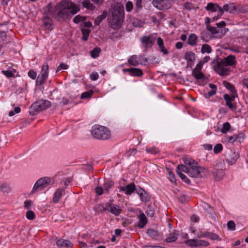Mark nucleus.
<instances>
[{
  "label": "nucleus",
  "mask_w": 248,
  "mask_h": 248,
  "mask_svg": "<svg viewBox=\"0 0 248 248\" xmlns=\"http://www.w3.org/2000/svg\"><path fill=\"white\" fill-rule=\"evenodd\" d=\"M184 165L180 164L177 166V173L184 182L189 184V180L183 174L182 172H186L190 176L193 178H200L204 176L205 169L200 167L198 163L194 160L189 158L184 159Z\"/></svg>",
  "instance_id": "nucleus-1"
},
{
  "label": "nucleus",
  "mask_w": 248,
  "mask_h": 248,
  "mask_svg": "<svg viewBox=\"0 0 248 248\" xmlns=\"http://www.w3.org/2000/svg\"><path fill=\"white\" fill-rule=\"evenodd\" d=\"M80 10L79 7L75 3L64 0L57 4L54 8L53 16L58 20L70 19Z\"/></svg>",
  "instance_id": "nucleus-2"
},
{
  "label": "nucleus",
  "mask_w": 248,
  "mask_h": 248,
  "mask_svg": "<svg viewBox=\"0 0 248 248\" xmlns=\"http://www.w3.org/2000/svg\"><path fill=\"white\" fill-rule=\"evenodd\" d=\"M111 16L108 19V25L113 29H118L121 25L124 18L123 6H115L111 12Z\"/></svg>",
  "instance_id": "nucleus-3"
},
{
  "label": "nucleus",
  "mask_w": 248,
  "mask_h": 248,
  "mask_svg": "<svg viewBox=\"0 0 248 248\" xmlns=\"http://www.w3.org/2000/svg\"><path fill=\"white\" fill-rule=\"evenodd\" d=\"M236 63L235 58L233 55H229L219 62H217L216 66H214L215 71L219 75L224 76L229 74V65H233Z\"/></svg>",
  "instance_id": "nucleus-4"
},
{
  "label": "nucleus",
  "mask_w": 248,
  "mask_h": 248,
  "mask_svg": "<svg viewBox=\"0 0 248 248\" xmlns=\"http://www.w3.org/2000/svg\"><path fill=\"white\" fill-rule=\"evenodd\" d=\"M92 134L94 138L106 140L110 137V131L105 126L95 125L93 127Z\"/></svg>",
  "instance_id": "nucleus-5"
},
{
  "label": "nucleus",
  "mask_w": 248,
  "mask_h": 248,
  "mask_svg": "<svg viewBox=\"0 0 248 248\" xmlns=\"http://www.w3.org/2000/svg\"><path fill=\"white\" fill-rule=\"evenodd\" d=\"M51 179L49 177H45L39 179L35 184L31 193H34L38 191L42 190L47 186L50 183Z\"/></svg>",
  "instance_id": "nucleus-6"
},
{
  "label": "nucleus",
  "mask_w": 248,
  "mask_h": 248,
  "mask_svg": "<svg viewBox=\"0 0 248 248\" xmlns=\"http://www.w3.org/2000/svg\"><path fill=\"white\" fill-rule=\"evenodd\" d=\"M50 105L51 103L49 101L41 100L32 104L31 107L34 110L39 112L46 109L50 106Z\"/></svg>",
  "instance_id": "nucleus-7"
},
{
  "label": "nucleus",
  "mask_w": 248,
  "mask_h": 248,
  "mask_svg": "<svg viewBox=\"0 0 248 248\" xmlns=\"http://www.w3.org/2000/svg\"><path fill=\"white\" fill-rule=\"evenodd\" d=\"M186 244L191 247L208 246L209 242L199 239H189L185 242Z\"/></svg>",
  "instance_id": "nucleus-8"
},
{
  "label": "nucleus",
  "mask_w": 248,
  "mask_h": 248,
  "mask_svg": "<svg viewBox=\"0 0 248 248\" xmlns=\"http://www.w3.org/2000/svg\"><path fill=\"white\" fill-rule=\"evenodd\" d=\"M155 38V34H151L149 36H144L141 39V42L146 45V47H151L153 46Z\"/></svg>",
  "instance_id": "nucleus-9"
},
{
  "label": "nucleus",
  "mask_w": 248,
  "mask_h": 248,
  "mask_svg": "<svg viewBox=\"0 0 248 248\" xmlns=\"http://www.w3.org/2000/svg\"><path fill=\"white\" fill-rule=\"evenodd\" d=\"M108 211L115 216H119L122 211V210L120 208L119 206L109 202V206H108Z\"/></svg>",
  "instance_id": "nucleus-10"
},
{
  "label": "nucleus",
  "mask_w": 248,
  "mask_h": 248,
  "mask_svg": "<svg viewBox=\"0 0 248 248\" xmlns=\"http://www.w3.org/2000/svg\"><path fill=\"white\" fill-rule=\"evenodd\" d=\"M120 189L124 192L125 194L130 195L136 189L135 185L134 183H132L127 185L125 187L121 186Z\"/></svg>",
  "instance_id": "nucleus-11"
},
{
  "label": "nucleus",
  "mask_w": 248,
  "mask_h": 248,
  "mask_svg": "<svg viewBox=\"0 0 248 248\" xmlns=\"http://www.w3.org/2000/svg\"><path fill=\"white\" fill-rule=\"evenodd\" d=\"M223 98L226 101V105L228 108L232 109L234 110L236 109V105L232 103L233 101V97H230V96L228 94H225Z\"/></svg>",
  "instance_id": "nucleus-12"
},
{
  "label": "nucleus",
  "mask_w": 248,
  "mask_h": 248,
  "mask_svg": "<svg viewBox=\"0 0 248 248\" xmlns=\"http://www.w3.org/2000/svg\"><path fill=\"white\" fill-rule=\"evenodd\" d=\"M109 206V202L102 204H98L94 208V211L98 214L103 213L106 211H108V207Z\"/></svg>",
  "instance_id": "nucleus-13"
},
{
  "label": "nucleus",
  "mask_w": 248,
  "mask_h": 248,
  "mask_svg": "<svg viewBox=\"0 0 248 248\" xmlns=\"http://www.w3.org/2000/svg\"><path fill=\"white\" fill-rule=\"evenodd\" d=\"M128 62L134 66H137L140 64H142V61L140 57L136 55H132L128 60Z\"/></svg>",
  "instance_id": "nucleus-14"
},
{
  "label": "nucleus",
  "mask_w": 248,
  "mask_h": 248,
  "mask_svg": "<svg viewBox=\"0 0 248 248\" xmlns=\"http://www.w3.org/2000/svg\"><path fill=\"white\" fill-rule=\"evenodd\" d=\"M124 71H127L129 72L131 76L140 77L142 75L143 73L142 71L138 68H131L129 69H126L124 70Z\"/></svg>",
  "instance_id": "nucleus-15"
},
{
  "label": "nucleus",
  "mask_w": 248,
  "mask_h": 248,
  "mask_svg": "<svg viewBox=\"0 0 248 248\" xmlns=\"http://www.w3.org/2000/svg\"><path fill=\"white\" fill-rule=\"evenodd\" d=\"M139 221L138 222V227L140 228H142L147 223V217L145 214L142 213L139 215Z\"/></svg>",
  "instance_id": "nucleus-16"
},
{
  "label": "nucleus",
  "mask_w": 248,
  "mask_h": 248,
  "mask_svg": "<svg viewBox=\"0 0 248 248\" xmlns=\"http://www.w3.org/2000/svg\"><path fill=\"white\" fill-rule=\"evenodd\" d=\"M56 244L59 247L61 248L63 247L72 248L73 246V244L71 242L67 240L60 239L57 241Z\"/></svg>",
  "instance_id": "nucleus-17"
},
{
  "label": "nucleus",
  "mask_w": 248,
  "mask_h": 248,
  "mask_svg": "<svg viewBox=\"0 0 248 248\" xmlns=\"http://www.w3.org/2000/svg\"><path fill=\"white\" fill-rule=\"evenodd\" d=\"M63 192H64V190L61 188H58L56 190L54 193V195L53 198V202L54 203H57L59 202Z\"/></svg>",
  "instance_id": "nucleus-18"
},
{
  "label": "nucleus",
  "mask_w": 248,
  "mask_h": 248,
  "mask_svg": "<svg viewBox=\"0 0 248 248\" xmlns=\"http://www.w3.org/2000/svg\"><path fill=\"white\" fill-rule=\"evenodd\" d=\"M239 157V154L238 152H234L229 155L227 159V161L230 163L231 165L234 164L236 160Z\"/></svg>",
  "instance_id": "nucleus-19"
},
{
  "label": "nucleus",
  "mask_w": 248,
  "mask_h": 248,
  "mask_svg": "<svg viewBox=\"0 0 248 248\" xmlns=\"http://www.w3.org/2000/svg\"><path fill=\"white\" fill-rule=\"evenodd\" d=\"M192 75L197 80L202 79V81H204L205 79V77L201 71L193 70Z\"/></svg>",
  "instance_id": "nucleus-20"
},
{
  "label": "nucleus",
  "mask_w": 248,
  "mask_h": 248,
  "mask_svg": "<svg viewBox=\"0 0 248 248\" xmlns=\"http://www.w3.org/2000/svg\"><path fill=\"white\" fill-rule=\"evenodd\" d=\"M157 45L160 49V51L164 55H167L168 54V51L164 46V42H163V39L160 37L157 38Z\"/></svg>",
  "instance_id": "nucleus-21"
},
{
  "label": "nucleus",
  "mask_w": 248,
  "mask_h": 248,
  "mask_svg": "<svg viewBox=\"0 0 248 248\" xmlns=\"http://www.w3.org/2000/svg\"><path fill=\"white\" fill-rule=\"evenodd\" d=\"M43 22L45 27L48 30H51L52 24V20L49 16H44Z\"/></svg>",
  "instance_id": "nucleus-22"
},
{
  "label": "nucleus",
  "mask_w": 248,
  "mask_h": 248,
  "mask_svg": "<svg viewBox=\"0 0 248 248\" xmlns=\"http://www.w3.org/2000/svg\"><path fill=\"white\" fill-rule=\"evenodd\" d=\"M224 10L230 13H234L236 11V7L233 3H229L224 5Z\"/></svg>",
  "instance_id": "nucleus-23"
},
{
  "label": "nucleus",
  "mask_w": 248,
  "mask_h": 248,
  "mask_svg": "<svg viewBox=\"0 0 248 248\" xmlns=\"http://www.w3.org/2000/svg\"><path fill=\"white\" fill-rule=\"evenodd\" d=\"M0 190L4 193H9L12 191L10 185L3 183L0 185Z\"/></svg>",
  "instance_id": "nucleus-24"
},
{
  "label": "nucleus",
  "mask_w": 248,
  "mask_h": 248,
  "mask_svg": "<svg viewBox=\"0 0 248 248\" xmlns=\"http://www.w3.org/2000/svg\"><path fill=\"white\" fill-rule=\"evenodd\" d=\"M137 193L140 195V199L142 202H146L149 200L147 193L143 189L140 188L138 190Z\"/></svg>",
  "instance_id": "nucleus-25"
},
{
  "label": "nucleus",
  "mask_w": 248,
  "mask_h": 248,
  "mask_svg": "<svg viewBox=\"0 0 248 248\" xmlns=\"http://www.w3.org/2000/svg\"><path fill=\"white\" fill-rule=\"evenodd\" d=\"M224 170H216L213 172V176L216 180L221 179L224 176Z\"/></svg>",
  "instance_id": "nucleus-26"
},
{
  "label": "nucleus",
  "mask_w": 248,
  "mask_h": 248,
  "mask_svg": "<svg viewBox=\"0 0 248 248\" xmlns=\"http://www.w3.org/2000/svg\"><path fill=\"white\" fill-rule=\"evenodd\" d=\"M197 41V36L194 33L190 34L188 37V44L192 46L196 45Z\"/></svg>",
  "instance_id": "nucleus-27"
},
{
  "label": "nucleus",
  "mask_w": 248,
  "mask_h": 248,
  "mask_svg": "<svg viewBox=\"0 0 248 248\" xmlns=\"http://www.w3.org/2000/svg\"><path fill=\"white\" fill-rule=\"evenodd\" d=\"M148 234L155 239H157L160 234L157 230L153 229H148L147 231Z\"/></svg>",
  "instance_id": "nucleus-28"
},
{
  "label": "nucleus",
  "mask_w": 248,
  "mask_h": 248,
  "mask_svg": "<svg viewBox=\"0 0 248 248\" xmlns=\"http://www.w3.org/2000/svg\"><path fill=\"white\" fill-rule=\"evenodd\" d=\"M209 86L212 90L211 91L208 92V93L205 94V97L206 98H209L211 96L215 95L216 93L217 86L215 85L210 83L209 84Z\"/></svg>",
  "instance_id": "nucleus-29"
},
{
  "label": "nucleus",
  "mask_w": 248,
  "mask_h": 248,
  "mask_svg": "<svg viewBox=\"0 0 248 248\" xmlns=\"http://www.w3.org/2000/svg\"><path fill=\"white\" fill-rule=\"evenodd\" d=\"M178 233H177L175 231L170 233L169 236L166 239L167 242L171 243L175 241L178 238Z\"/></svg>",
  "instance_id": "nucleus-30"
},
{
  "label": "nucleus",
  "mask_w": 248,
  "mask_h": 248,
  "mask_svg": "<svg viewBox=\"0 0 248 248\" xmlns=\"http://www.w3.org/2000/svg\"><path fill=\"white\" fill-rule=\"evenodd\" d=\"M48 65L47 63H46L43 65L41 73L39 75L42 76L43 77L47 78L48 77Z\"/></svg>",
  "instance_id": "nucleus-31"
},
{
  "label": "nucleus",
  "mask_w": 248,
  "mask_h": 248,
  "mask_svg": "<svg viewBox=\"0 0 248 248\" xmlns=\"http://www.w3.org/2000/svg\"><path fill=\"white\" fill-rule=\"evenodd\" d=\"M185 58L188 63L192 62L195 60V55L191 51L187 52L185 55Z\"/></svg>",
  "instance_id": "nucleus-32"
},
{
  "label": "nucleus",
  "mask_w": 248,
  "mask_h": 248,
  "mask_svg": "<svg viewBox=\"0 0 248 248\" xmlns=\"http://www.w3.org/2000/svg\"><path fill=\"white\" fill-rule=\"evenodd\" d=\"M107 16V12L104 11L103 14L97 17L94 21V24L96 26H98L101 21L104 19Z\"/></svg>",
  "instance_id": "nucleus-33"
},
{
  "label": "nucleus",
  "mask_w": 248,
  "mask_h": 248,
  "mask_svg": "<svg viewBox=\"0 0 248 248\" xmlns=\"http://www.w3.org/2000/svg\"><path fill=\"white\" fill-rule=\"evenodd\" d=\"M82 4L83 7L86 8L88 10H93L95 8L93 4L91 3L88 0H84Z\"/></svg>",
  "instance_id": "nucleus-34"
},
{
  "label": "nucleus",
  "mask_w": 248,
  "mask_h": 248,
  "mask_svg": "<svg viewBox=\"0 0 248 248\" xmlns=\"http://www.w3.org/2000/svg\"><path fill=\"white\" fill-rule=\"evenodd\" d=\"M223 85L228 89L232 93H235V89L234 86L226 81L223 82Z\"/></svg>",
  "instance_id": "nucleus-35"
},
{
  "label": "nucleus",
  "mask_w": 248,
  "mask_h": 248,
  "mask_svg": "<svg viewBox=\"0 0 248 248\" xmlns=\"http://www.w3.org/2000/svg\"><path fill=\"white\" fill-rule=\"evenodd\" d=\"M211 50L212 49L210 46L206 44H203L201 48V52L202 53H210L211 52Z\"/></svg>",
  "instance_id": "nucleus-36"
},
{
  "label": "nucleus",
  "mask_w": 248,
  "mask_h": 248,
  "mask_svg": "<svg viewBox=\"0 0 248 248\" xmlns=\"http://www.w3.org/2000/svg\"><path fill=\"white\" fill-rule=\"evenodd\" d=\"M207 29L208 31H209L212 34H217L220 32V29H217L216 27H211L210 25H207ZM222 31V30H221V32Z\"/></svg>",
  "instance_id": "nucleus-37"
},
{
  "label": "nucleus",
  "mask_w": 248,
  "mask_h": 248,
  "mask_svg": "<svg viewBox=\"0 0 248 248\" xmlns=\"http://www.w3.org/2000/svg\"><path fill=\"white\" fill-rule=\"evenodd\" d=\"M81 32L83 35L82 39L84 41H86L88 38L89 34L91 32V31L87 29H82Z\"/></svg>",
  "instance_id": "nucleus-38"
},
{
  "label": "nucleus",
  "mask_w": 248,
  "mask_h": 248,
  "mask_svg": "<svg viewBox=\"0 0 248 248\" xmlns=\"http://www.w3.org/2000/svg\"><path fill=\"white\" fill-rule=\"evenodd\" d=\"M93 92L92 90H90L87 92L83 93L80 96L81 99H88L91 97L93 94Z\"/></svg>",
  "instance_id": "nucleus-39"
},
{
  "label": "nucleus",
  "mask_w": 248,
  "mask_h": 248,
  "mask_svg": "<svg viewBox=\"0 0 248 248\" xmlns=\"http://www.w3.org/2000/svg\"><path fill=\"white\" fill-rule=\"evenodd\" d=\"M100 51V48L98 47L94 48L91 51L92 57L93 58L97 57L99 56Z\"/></svg>",
  "instance_id": "nucleus-40"
},
{
  "label": "nucleus",
  "mask_w": 248,
  "mask_h": 248,
  "mask_svg": "<svg viewBox=\"0 0 248 248\" xmlns=\"http://www.w3.org/2000/svg\"><path fill=\"white\" fill-rule=\"evenodd\" d=\"M86 17L83 16H81L78 15L76 16L73 19V21L75 23H78L80 21H85L86 20Z\"/></svg>",
  "instance_id": "nucleus-41"
},
{
  "label": "nucleus",
  "mask_w": 248,
  "mask_h": 248,
  "mask_svg": "<svg viewBox=\"0 0 248 248\" xmlns=\"http://www.w3.org/2000/svg\"><path fill=\"white\" fill-rule=\"evenodd\" d=\"M206 9L212 12H216L217 10V9L216 7V4L211 2L207 4V6L206 7Z\"/></svg>",
  "instance_id": "nucleus-42"
},
{
  "label": "nucleus",
  "mask_w": 248,
  "mask_h": 248,
  "mask_svg": "<svg viewBox=\"0 0 248 248\" xmlns=\"http://www.w3.org/2000/svg\"><path fill=\"white\" fill-rule=\"evenodd\" d=\"M113 183L112 181H108L105 183L103 185L104 189L107 193H108L109 189L113 186Z\"/></svg>",
  "instance_id": "nucleus-43"
},
{
  "label": "nucleus",
  "mask_w": 248,
  "mask_h": 248,
  "mask_svg": "<svg viewBox=\"0 0 248 248\" xmlns=\"http://www.w3.org/2000/svg\"><path fill=\"white\" fill-rule=\"evenodd\" d=\"M230 127L231 125L228 122L225 123L223 124L221 131L222 133L225 134L230 129Z\"/></svg>",
  "instance_id": "nucleus-44"
},
{
  "label": "nucleus",
  "mask_w": 248,
  "mask_h": 248,
  "mask_svg": "<svg viewBox=\"0 0 248 248\" xmlns=\"http://www.w3.org/2000/svg\"><path fill=\"white\" fill-rule=\"evenodd\" d=\"M52 8L51 3H48L45 8V11L44 12V16H48L50 14V9Z\"/></svg>",
  "instance_id": "nucleus-45"
},
{
  "label": "nucleus",
  "mask_w": 248,
  "mask_h": 248,
  "mask_svg": "<svg viewBox=\"0 0 248 248\" xmlns=\"http://www.w3.org/2000/svg\"><path fill=\"white\" fill-rule=\"evenodd\" d=\"M223 149V147L221 144L218 143L215 145L214 148V152L215 154H218Z\"/></svg>",
  "instance_id": "nucleus-46"
},
{
  "label": "nucleus",
  "mask_w": 248,
  "mask_h": 248,
  "mask_svg": "<svg viewBox=\"0 0 248 248\" xmlns=\"http://www.w3.org/2000/svg\"><path fill=\"white\" fill-rule=\"evenodd\" d=\"M26 217L29 220H32L35 218V214L32 211H28L26 215Z\"/></svg>",
  "instance_id": "nucleus-47"
},
{
  "label": "nucleus",
  "mask_w": 248,
  "mask_h": 248,
  "mask_svg": "<svg viewBox=\"0 0 248 248\" xmlns=\"http://www.w3.org/2000/svg\"><path fill=\"white\" fill-rule=\"evenodd\" d=\"M146 214L148 216L150 217H153L154 216L155 211L153 208L151 206L149 205L148 206V209L146 211Z\"/></svg>",
  "instance_id": "nucleus-48"
},
{
  "label": "nucleus",
  "mask_w": 248,
  "mask_h": 248,
  "mask_svg": "<svg viewBox=\"0 0 248 248\" xmlns=\"http://www.w3.org/2000/svg\"><path fill=\"white\" fill-rule=\"evenodd\" d=\"M227 227L228 229L234 231L235 228V224L234 222L232 220H230L227 223Z\"/></svg>",
  "instance_id": "nucleus-49"
},
{
  "label": "nucleus",
  "mask_w": 248,
  "mask_h": 248,
  "mask_svg": "<svg viewBox=\"0 0 248 248\" xmlns=\"http://www.w3.org/2000/svg\"><path fill=\"white\" fill-rule=\"evenodd\" d=\"M46 79V78L43 77L42 76L39 75V76H38L37 79H36V83L38 85H40L44 82V81Z\"/></svg>",
  "instance_id": "nucleus-50"
},
{
  "label": "nucleus",
  "mask_w": 248,
  "mask_h": 248,
  "mask_svg": "<svg viewBox=\"0 0 248 248\" xmlns=\"http://www.w3.org/2000/svg\"><path fill=\"white\" fill-rule=\"evenodd\" d=\"M164 0H153V4L156 8H160V5Z\"/></svg>",
  "instance_id": "nucleus-51"
},
{
  "label": "nucleus",
  "mask_w": 248,
  "mask_h": 248,
  "mask_svg": "<svg viewBox=\"0 0 248 248\" xmlns=\"http://www.w3.org/2000/svg\"><path fill=\"white\" fill-rule=\"evenodd\" d=\"M125 7H126V10L127 12H130L133 8V5L132 2L130 1H127L126 3Z\"/></svg>",
  "instance_id": "nucleus-52"
},
{
  "label": "nucleus",
  "mask_w": 248,
  "mask_h": 248,
  "mask_svg": "<svg viewBox=\"0 0 248 248\" xmlns=\"http://www.w3.org/2000/svg\"><path fill=\"white\" fill-rule=\"evenodd\" d=\"M21 109L20 107H17L15 108L14 111H10L9 113V116H13L15 115V112L16 113H18L20 112Z\"/></svg>",
  "instance_id": "nucleus-53"
},
{
  "label": "nucleus",
  "mask_w": 248,
  "mask_h": 248,
  "mask_svg": "<svg viewBox=\"0 0 248 248\" xmlns=\"http://www.w3.org/2000/svg\"><path fill=\"white\" fill-rule=\"evenodd\" d=\"M208 238H209L212 240H215L218 239V236L215 233L208 232Z\"/></svg>",
  "instance_id": "nucleus-54"
},
{
  "label": "nucleus",
  "mask_w": 248,
  "mask_h": 248,
  "mask_svg": "<svg viewBox=\"0 0 248 248\" xmlns=\"http://www.w3.org/2000/svg\"><path fill=\"white\" fill-rule=\"evenodd\" d=\"M2 73L8 78H11L14 77V74L11 71H2Z\"/></svg>",
  "instance_id": "nucleus-55"
},
{
  "label": "nucleus",
  "mask_w": 248,
  "mask_h": 248,
  "mask_svg": "<svg viewBox=\"0 0 248 248\" xmlns=\"http://www.w3.org/2000/svg\"><path fill=\"white\" fill-rule=\"evenodd\" d=\"M103 188L102 187L98 186L95 188V192L98 195H101L103 194Z\"/></svg>",
  "instance_id": "nucleus-56"
},
{
  "label": "nucleus",
  "mask_w": 248,
  "mask_h": 248,
  "mask_svg": "<svg viewBox=\"0 0 248 248\" xmlns=\"http://www.w3.org/2000/svg\"><path fill=\"white\" fill-rule=\"evenodd\" d=\"M141 8V0H136V9L138 11Z\"/></svg>",
  "instance_id": "nucleus-57"
},
{
  "label": "nucleus",
  "mask_w": 248,
  "mask_h": 248,
  "mask_svg": "<svg viewBox=\"0 0 248 248\" xmlns=\"http://www.w3.org/2000/svg\"><path fill=\"white\" fill-rule=\"evenodd\" d=\"M237 138L238 137L235 135L233 136H230L227 138V141L230 142H233L234 141L236 140Z\"/></svg>",
  "instance_id": "nucleus-58"
},
{
  "label": "nucleus",
  "mask_w": 248,
  "mask_h": 248,
  "mask_svg": "<svg viewBox=\"0 0 248 248\" xmlns=\"http://www.w3.org/2000/svg\"><path fill=\"white\" fill-rule=\"evenodd\" d=\"M91 78L93 80H96L98 78L99 76L97 73H93L90 75Z\"/></svg>",
  "instance_id": "nucleus-59"
},
{
  "label": "nucleus",
  "mask_w": 248,
  "mask_h": 248,
  "mask_svg": "<svg viewBox=\"0 0 248 248\" xmlns=\"http://www.w3.org/2000/svg\"><path fill=\"white\" fill-rule=\"evenodd\" d=\"M29 76L32 79H35L36 77V73L33 71H30L28 73Z\"/></svg>",
  "instance_id": "nucleus-60"
},
{
  "label": "nucleus",
  "mask_w": 248,
  "mask_h": 248,
  "mask_svg": "<svg viewBox=\"0 0 248 248\" xmlns=\"http://www.w3.org/2000/svg\"><path fill=\"white\" fill-rule=\"evenodd\" d=\"M32 204L31 201H26L24 202V207L26 209H29Z\"/></svg>",
  "instance_id": "nucleus-61"
},
{
  "label": "nucleus",
  "mask_w": 248,
  "mask_h": 248,
  "mask_svg": "<svg viewBox=\"0 0 248 248\" xmlns=\"http://www.w3.org/2000/svg\"><path fill=\"white\" fill-rule=\"evenodd\" d=\"M68 68V65L64 63H61L59 65L58 67V70H61L62 69H66Z\"/></svg>",
  "instance_id": "nucleus-62"
},
{
  "label": "nucleus",
  "mask_w": 248,
  "mask_h": 248,
  "mask_svg": "<svg viewBox=\"0 0 248 248\" xmlns=\"http://www.w3.org/2000/svg\"><path fill=\"white\" fill-rule=\"evenodd\" d=\"M208 232H201L198 235V238L208 237Z\"/></svg>",
  "instance_id": "nucleus-63"
},
{
  "label": "nucleus",
  "mask_w": 248,
  "mask_h": 248,
  "mask_svg": "<svg viewBox=\"0 0 248 248\" xmlns=\"http://www.w3.org/2000/svg\"><path fill=\"white\" fill-rule=\"evenodd\" d=\"M203 63L200 61L196 65V67L193 70H197L198 71H201Z\"/></svg>",
  "instance_id": "nucleus-64"
}]
</instances>
